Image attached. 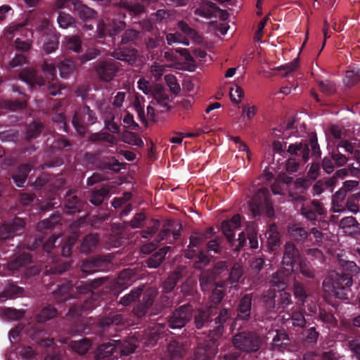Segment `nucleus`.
Wrapping results in <instances>:
<instances>
[{
	"label": "nucleus",
	"mask_w": 360,
	"mask_h": 360,
	"mask_svg": "<svg viewBox=\"0 0 360 360\" xmlns=\"http://www.w3.org/2000/svg\"><path fill=\"white\" fill-rule=\"evenodd\" d=\"M111 187L109 185H103L100 188H93L89 191V200L94 206L101 205L105 199L110 197Z\"/></svg>",
	"instance_id": "nucleus-23"
},
{
	"label": "nucleus",
	"mask_w": 360,
	"mask_h": 360,
	"mask_svg": "<svg viewBox=\"0 0 360 360\" xmlns=\"http://www.w3.org/2000/svg\"><path fill=\"white\" fill-rule=\"evenodd\" d=\"M266 236V247L269 252L276 250L281 245V235L275 224L269 225V229L265 233Z\"/></svg>",
	"instance_id": "nucleus-26"
},
{
	"label": "nucleus",
	"mask_w": 360,
	"mask_h": 360,
	"mask_svg": "<svg viewBox=\"0 0 360 360\" xmlns=\"http://www.w3.org/2000/svg\"><path fill=\"white\" fill-rule=\"evenodd\" d=\"M183 356V348L176 341H171L165 351V360H179Z\"/></svg>",
	"instance_id": "nucleus-38"
},
{
	"label": "nucleus",
	"mask_w": 360,
	"mask_h": 360,
	"mask_svg": "<svg viewBox=\"0 0 360 360\" xmlns=\"http://www.w3.org/2000/svg\"><path fill=\"white\" fill-rule=\"evenodd\" d=\"M155 297L153 291L145 292L142 299L134 303L132 314L138 319L145 317L154 303Z\"/></svg>",
	"instance_id": "nucleus-17"
},
{
	"label": "nucleus",
	"mask_w": 360,
	"mask_h": 360,
	"mask_svg": "<svg viewBox=\"0 0 360 360\" xmlns=\"http://www.w3.org/2000/svg\"><path fill=\"white\" fill-rule=\"evenodd\" d=\"M290 343L288 335L285 331L276 330V335L272 340L274 349L281 350L286 348Z\"/></svg>",
	"instance_id": "nucleus-42"
},
{
	"label": "nucleus",
	"mask_w": 360,
	"mask_h": 360,
	"mask_svg": "<svg viewBox=\"0 0 360 360\" xmlns=\"http://www.w3.org/2000/svg\"><path fill=\"white\" fill-rule=\"evenodd\" d=\"M92 345V342L87 338H83L77 341H71V349L79 355L86 354Z\"/></svg>",
	"instance_id": "nucleus-44"
},
{
	"label": "nucleus",
	"mask_w": 360,
	"mask_h": 360,
	"mask_svg": "<svg viewBox=\"0 0 360 360\" xmlns=\"http://www.w3.org/2000/svg\"><path fill=\"white\" fill-rule=\"evenodd\" d=\"M141 32L134 29H127L121 36V41L110 55L117 60L129 64L136 62L138 51L133 46H136L141 41Z\"/></svg>",
	"instance_id": "nucleus-4"
},
{
	"label": "nucleus",
	"mask_w": 360,
	"mask_h": 360,
	"mask_svg": "<svg viewBox=\"0 0 360 360\" xmlns=\"http://www.w3.org/2000/svg\"><path fill=\"white\" fill-rule=\"evenodd\" d=\"M217 10H219V8L215 3L207 1L202 3L200 7L197 8L194 13L196 15L210 19L214 17Z\"/></svg>",
	"instance_id": "nucleus-35"
},
{
	"label": "nucleus",
	"mask_w": 360,
	"mask_h": 360,
	"mask_svg": "<svg viewBox=\"0 0 360 360\" xmlns=\"http://www.w3.org/2000/svg\"><path fill=\"white\" fill-rule=\"evenodd\" d=\"M240 226V216L235 214L231 219L224 220L221 224V229L228 242L232 243L235 236L234 230Z\"/></svg>",
	"instance_id": "nucleus-25"
},
{
	"label": "nucleus",
	"mask_w": 360,
	"mask_h": 360,
	"mask_svg": "<svg viewBox=\"0 0 360 360\" xmlns=\"http://www.w3.org/2000/svg\"><path fill=\"white\" fill-rule=\"evenodd\" d=\"M331 293L340 300H348L352 276L349 273L333 272L330 274Z\"/></svg>",
	"instance_id": "nucleus-9"
},
{
	"label": "nucleus",
	"mask_w": 360,
	"mask_h": 360,
	"mask_svg": "<svg viewBox=\"0 0 360 360\" xmlns=\"http://www.w3.org/2000/svg\"><path fill=\"white\" fill-rule=\"evenodd\" d=\"M249 207L254 217L259 216L262 213H265V215L269 219L274 217V210L270 195L266 190H259L252 197Z\"/></svg>",
	"instance_id": "nucleus-6"
},
{
	"label": "nucleus",
	"mask_w": 360,
	"mask_h": 360,
	"mask_svg": "<svg viewBox=\"0 0 360 360\" xmlns=\"http://www.w3.org/2000/svg\"><path fill=\"white\" fill-rule=\"evenodd\" d=\"M60 215L58 213L53 214L49 218L45 219L41 221L37 224V229L39 231H42L44 230L51 229L56 225L60 224Z\"/></svg>",
	"instance_id": "nucleus-49"
},
{
	"label": "nucleus",
	"mask_w": 360,
	"mask_h": 360,
	"mask_svg": "<svg viewBox=\"0 0 360 360\" xmlns=\"http://www.w3.org/2000/svg\"><path fill=\"white\" fill-rule=\"evenodd\" d=\"M360 79V69L347 70L346 72L345 83L348 86H353Z\"/></svg>",
	"instance_id": "nucleus-64"
},
{
	"label": "nucleus",
	"mask_w": 360,
	"mask_h": 360,
	"mask_svg": "<svg viewBox=\"0 0 360 360\" xmlns=\"http://www.w3.org/2000/svg\"><path fill=\"white\" fill-rule=\"evenodd\" d=\"M89 140L92 143L105 141L109 143L111 146L115 145L117 143L116 138L107 132L93 133L89 136Z\"/></svg>",
	"instance_id": "nucleus-50"
},
{
	"label": "nucleus",
	"mask_w": 360,
	"mask_h": 360,
	"mask_svg": "<svg viewBox=\"0 0 360 360\" xmlns=\"http://www.w3.org/2000/svg\"><path fill=\"white\" fill-rule=\"evenodd\" d=\"M193 306L189 302L176 307L169 316L168 326L172 329H181L191 320Z\"/></svg>",
	"instance_id": "nucleus-10"
},
{
	"label": "nucleus",
	"mask_w": 360,
	"mask_h": 360,
	"mask_svg": "<svg viewBox=\"0 0 360 360\" xmlns=\"http://www.w3.org/2000/svg\"><path fill=\"white\" fill-rule=\"evenodd\" d=\"M32 262V257L30 253L22 252L9 261L7 266L9 271L14 272L22 267L27 266Z\"/></svg>",
	"instance_id": "nucleus-32"
},
{
	"label": "nucleus",
	"mask_w": 360,
	"mask_h": 360,
	"mask_svg": "<svg viewBox=\"0 0 360 360\" xmlns=\"http://www.w3.org/2000/svg\"><path fill=\"white\" fill-rule=\"evenodd\" d=\"M310 151L311 158L315 160L321 158V150L315 132H311L307 140H302L288 146L286 152L291 157L285 161L286 172L290 174L297 172L300 167L309 160Z\"/></svg>",
	"instance_id": "nucleus-2"
},
{
	"label": "nucleus",
	"mask_w": 360,
	"mask_h": 360,
	"mask_svg": "<svg viewBox=\"0 0 360 360\" xmlns=\"http://www.w3.org/2000/svg\"><path fill=\"white\" fill-rule=\"evenodd\" d=\"M44 129V124L37 121L30 123L27 127L25 139L27 141L36 139L40 136Z\"/></svg>",
	"instance_id": "nucleus-48"
},
{
	"label": "nucleus",
	"mask_w": 360,
	"mask_h": 360,
	"mask_svg": "<svg viewBox=\"0 0 360 360\" xmlns=\"http://www.w3.org/2000/svg\"><path fill=\"white\" fill-rule=\"evenodd\" d=\"M288 233L290 238V241L303 243L307 239L308 232L304 227L297 224H290L288 226Z\"/></svg>",
	"instance_id": "nucleus-28"
},
{
	"label": "nucleus",
	"mask_w": 360,
	"mask_h": 360,
	"mask_svg": "<svg viewBox=\"0 0 360 360\" xmlns=\"http://www.w3.org/2000/svg\"><path fill=\"white\" fill-rule=\"evenodd\" d=\"M152 96L160 105L163 107L168 105L169 102V96L162 86H158Z\"/></svg>",
	"instance_id": "nucleus-53"
},
{
	"label": "nucleus",
	"mask_w": 360,
	"mask_h": 360,
	"mask_svg": "<svg viewBox=\"0 0 360 360\" xmlns=\"http://www.w3.org/2000/svg\"><path fill=\"white\" fill-rule=\"evenodd\" d=\"M24 289L13 283H9L5 287L4 290L0 293L1 297L13 298L15 296L22 294Z\"/></svg>",
	"instance_id": "nucleus-57"
},
{
	"label": "nucleus",
	"mask_w": 360,
	"mask_h": 360,
	"mask_svg": "<svg viewBox=\"0 0 360 360\" xmlns=\"http://www.w3.org/2000/svg\"><path fill=\"white\" fill-rule=\"evenodd\" d=\"M143 292L142 288H133L129 293L125 295L122 297H121L120 300V303L123 306H128L131 302H135L137 298H139Z\"/></svg>",
	"instance_id": "nucleus-58"
},
{
	"label": "nucleus",
	"mask_w": 360,
	"mask_h": 360,
	"mask_svg": "<svg viewBox=\"0 0 360 360\" xmlns=\"http://www.w3.org/2000/svg\"><path fill=\"white\" fill-rule=\"evenodd\" d=\"M1 316L9 320H19L24 316L25 312L11 307H5L0 310Z\"/></svg>",
	"instance_id": "nucleus-61"
},
{
	"label": "nucleus",
	"mask_w": 360,
	"mask_h": 360,
	"mask_svg": "<svg viewBox=\"0 0 360 360\" xmlns=\"http://www.w3.org/2000/svg\"><path fill=\"white\" fill-rule=\"evenodd\" d=\"M118 356H128L134 353L138 347L136 339L131 338L127 340L116 341Z\"/></svg>",
	"instance_id": "nucleus-34"
},
{
	"label": "nucleus",
	"mask_w": 360,
	"mask_h": 360,
	"mask_svg": "<svg viewBox=\"0 0 360 360\" xmlns=\"http://www.w3.org/2000/svg\"><path fill=\"white\" fill-rule=\"evenodd\" d=\"M118 67L112 60L100 61L95 66V71L98 78L103 82H110L115 77Z\"/></svg>",
	"instance_id": "nucleus-18"
},
{
	"label": "nucleus",
	"mask_w": 360,
	"mask_h": 360,
	"mask_svg": "<svg viewBox=\"0 0 360 360\" xmlns=\"http://www.w3.org/2000/svg\"><path fill=\"white\" fill-rule=\"evenodd\" d=\"M74 10L77 13L79 18L82 20H89L95 19L97 16V13L93 8L84 4L80 1H75L72 2Z\"/></svg>",
	"instance_id": "nucleus-29"
},
{
	"label": "nucleus",
	"mask_w": 360,
	"mask_h": 360,
	"mask_svg": "<svg viewBox=\"0 0 360 360\" xmlns=\"http://www.w3.org/2000/svg\"><path fill=\"white\" fill-rule=\"evenodd\" d=\"M99 241L97 234H89L86 236L80 245V250L83 253L92 252L96 248Z\"/></svg>",
	"instance_id": "nucleus-41"
},
{
	"label": "nucleus",
	"mask_w": 360,
	"mask_h": 360,
	"mask_svg": "<svg viewBox=\"0 0 360 360\" xmlns=\"http://www.w3.org/2000/svg\"><path fill=\"white\" fill-rule=\"evenodd\" d=\"M301 214L309 221H316L319 215H323L325 210L323 204L317 200H313L303 204L301 207Z\"/></svg>",
	"instance_id": "nucleus-21"
},
{
	"label": "nucleus",
	"mask_w": 360,
	"mask_h": 360,
	"mask_svg": "<svg viewBox=\"0 0 360 360\" xmlns=\"http://www.w3.org/2000/svg\"><path fill=\"white\" fill-rule=\"evenodd\" d=\"M106 281V278L100 277L87 282H80L75 289L79 295L87 294L89 297L84 302L73 303L70 308L68 315L71 317L79 316L82 313L94 309L96 305V300L93 297V290L99 288Z\"/></svg>",
	"instance_id": "nucleus-3"
},
{
	"label": "nucleus",
	"mask_w": 360,
	"mask_h": 360,
	"mask_svg": "<svg viewBox=\"0 0 360 360\" xmlns=\"http://www.w3.org/2000/svg\"><path fill=\"white\" fill-rule=\"evenodd\" d=\"M182 224L174 219H167L164 221L162 229L157 236L156 240L161 242L167 240L169 243L174 242L181 236Z\"/></svg>",
	"instance_id": "nucleus-14"
},
{
	"label": "nucleus",
	"mask_w": 360,
	"mask_h": 360,
	"mask_svg": "<svg viewBox=\"0 0 360 360\" xmlns=\"http://www.w3.org/2000/svg\"><path fill=\"white\" fill-rule=\"evenodd\" d=\"M276 294L274 290L269 289L264 291L262 302L264 309L269 313H278V304L276 301Z\"/></svg>",
	"instance_id": "nucleus-31"
},
{
	"label": "nucleus",
	"mask_w": 360,
	"mask_h": 360,
	"mask_svg": "<svg viewBox=\"0 0 360 360\" xmlns=\"http://www.w3.org/2000/svg\"><path fill=\"white\" fill-rule=\"evenodd\" d=\"M19 78L22 82L27 84L30 88L35 86H47V91L51 96H57L60 94L62 86L57 83H51L50 81L46 82L42 77L39 76L33 69L25 68L19 74Z\"/></svg>",
	"instance_id": "nucleus-8"
},
{
	"label": "nucleus",
	"mask_w": 360,
	"mask_h": 360,
	"mask_svg": "<svg viewBox=\"0 0 360 360\" xmlns=\"http://www.w3.org/2000/svg\"><path fill=\"white\" fill-rule=\"evenodd\" d=\"M300 252L295 243L292 241H288L283 246L282 264L293 271L294 267L300 262Z\"/></svg>",
	"instance_id": "nucleus-15"
},
{
	"label": "nucleus",
	"mask_w": 360,
	"mask_h": 360,
	"mask_svg": "<svg viewBox=\"0 0 360 360\" xmlns=\"http://www.w3.org/2000/svg\"><path fill=\"white\" fill-rule=\"evenodd\" d=\"M96 360H110L118 357L117 348L116 347V341L101 344L98 346L94 353Z\"/></svg>",
	"instance_id": "nucleus-22"
},
{
	"label": "nucleus",
	"mask_w": 360,
	"mask_h": 360,
	"mask_svg": "<svg viewBox=\"0 0 360 360\" xmlns=\"http://www.w3.org/2000/svg\"><path fill=\"white\" fill-rule=\"evenodd\" d=\"M120 165L121 163L115 157H110L108 158L106 160H102L100 162L98 167L102 169H108L115 172H118L120 169Z\"/></svg>",
	"instance_id": "nucleus-56"
},
{
	"label": "nucleus",
	"mask_w": 360,
	"mask_h": 360,
	"mask_svg": "<svg viewBox=\"0 0 360 360\" xmlns=\"http://www.w3.org/2000/svg\"><path fill=\"white\" fill-rule=\"evenodd\" d=\"M31 170L32 166L30 164H22L18 167L12 175V179L18 187L23 186Z\"/></svg>",
	"instance_id": "nucleus-36"
},
{
	"label": "nucleus",
	"mask_w": 360,
	"mask_h": 360,
	"mask_svg": "<svg viewBox=\"0 0 360 360\" xmlns=\"http://www.w3.org/2000/svg\"><path fill=\"white\" fill-rule=\"evenodd\" d=\"M244 274L241 264L236 262L230 269L229 281L231 284L238 283Z\"/></svg>",
	"instance_id": "nucleus-54"
},
{
	"label": "nucleus",
	"mask_w": 360,
	"mask_h": 360,
	"mask_svg": "<svg viewBox=\"0 0 360 360\" xmlns=\"http://www.w3.org/2000/svg\"><path fill=\"white\" fill-rule=\"evenodd\" d=\"M225 240L223 237L217 236L207 243L206 250L207 252H212L214 254L223 255L226 253L224 248Z\"/></svg>",
	"instance_id": "nucleus-39"
},
{
	"label": "nucleus",
	"mask_w": 360,
	"mask_h": 360,
	"mask_svg": "<svg viewBox=\"0 0 360 360\" xmlns=\"http://www.w3.org/2000/svg\"><path fill=\"white\" fill-rule=\"evenodd\" d=\"M122 141L127 143L141 146L143 145V140L135 133L126 131L122 134Z\"/></svg>",
	"instance_id": "nucleus-63"
},
{
	"label": "nucleus",
	"mask_w": 360,
	"mask_h": 360,
	"mask_svg": "<svg viewBox=\"0 0 360 360\" xmlns=\"http://www.w3.org/2000/svg\"><path fill=\"white\" fill-rule=\"evenodd\" d=\"M186 273V266H179L176 268L163 282L162 285L163 292L167 293L172 292L176 287L179 281L185 276Z\"/></svg>",
	"instance_id": "nucleus-24"
},
{
	"label": "nucleus",
	"mask_w": 360,
	"mask_h": 360,
	"mask_svg": "<svg viewBox=\"0 0 360 360\" xmlns=\"http://www.w3.org/2000/svg\"><path fill=\"white\" fill-rule=\"evenodd\" d=\"M224 295L225 293L222 290V286H215V288H213L212 294L210 296L209 302L205 306H212L214 309H217V311H219V309H218V306L222 301Z\"/></svg>",
	"instance_id": "nucleus-47"
},
{
	"label": "nucleus",
	"mask_w": 360,
	"mask_h": 360,
	"mask_svg": "<svg viewBox=\"0 0 360 360\" xmlns=\"http://www.w3.org/2000/svg\"><path fill=\"white\" fill-rule=\"evenodd\" d=\"M97 122L96 113L87 105L78 108L73 115L72 124L78 134L84 136L87 127Z\"/></svg>",
	"instance_id": "nucleus-7"
},
{
	"label": "nucleus",
	"mask_w": 360,
	"mask_h": 360,
	"mask_svg": "<svg viewBox=\"0 0 360 360\" xmlns=\"http://www.w3.org/2000/svg\"><path fill=\"white\" fill-rule=\"evenodd\" d=\"M27 102L25 100H4L0 103V106L2 108H5L10 110H18L23 109L26 107Z\"/></svg>",
	"instance_id": "nucleus-60"
},
{
	"label": "nucleus",
	"mask_w": 360,
	"mask_h": 360,
	"mask_svg": "<svg viewBox=\"0 0 360 360\" xmlns=\"http://www.w3.org/2000/svg\"><path fill=\"white\" fill-rule=\"evenodd\" d=\"M165 331V326L158 323L143 331L142 334L139 335L140 342L145 347H152L163 337Z\"/></svg>",
	"instance_id": "nucleus-16"
},
{
	"label": "nucleus",
	"mask_w": 360,
	"mask_h": 360,
	"mask_svg": "<svg viewBox=\"0 0 360 360\" xmlns=\"http://www.w3.org/2000/svg\"><path fill=\"white\" fill-rule=\"evenodd\" d=\"M290 272L292 271L290 269H285L274 273L269 280L270 289L274 290L275 292L276 290L280 292L285 290L288 285Z\"/></svg>",
	"instance_id": "nucleus-19"
},
{
	"label": "nucleus",
	"mask_w": 360,
	"mask_h": 360,
	"mask_svg": "<svg viewBox=\"0 0 360 360\" xmlns=\"http://www.w3.org/2000/svg\"><path fill=\"white\" fill-rule=\"evenodd\" d=\"M57 315L56 309L52 305L44 307L37 316V321L39 323L46 321L54 318Z\"/></svg>",
	"instance_id": "nucleus-51"
},
{
	"label": "nucleus",
	"mask_w": 360,
	"mask_h": 360,
	"mask_svg": "<svg viewBox=\"0 0 360 360\" xmlns=\"http://www.w3.org/2000/svg\"><path fill=\"white\" fill-rule=\"evenodd\" d=\"M124 321L122 314L117 312H110L108 316H103L99 319L98 325L100 328L105 329L111 324L119 325Z\"/></svg>",
	"instance_id": "nucleus-40"
},
{
	"label": "nucleus",
	"mask_w": 360,
	"mask_h": 360,
	"mask_svg": "<svg viewBox=\"0 0 360 360\" xmlns=\"http://www.w3.org/2000/svg\"><path fill=\"white\" fill-rule=\"evenodd\" d=\"M233 346L246 353L258 352L263 345L262 338L255 331L244 330L236 333L232 338Z\"/></svg>",
	"instance_id": "nucleus-5"
},
{
	"label": "nucleus",
	"mask_w": 360,
	"mask_h": 360,
	"mask_svg": "<svg viewBox=\"0 0 360 360\" xmlns=\"http://www.w3.org/2000/svg\"><path fill=\"white\" fill-rule=\"evenodd\" d=\"M75 294H77L76 289L73 288L71 281H65L58 285V288L54 290V296L58 302H65Z\"/></svg>",
	"instance_id": "nucleus-27"
},
{
	"label": "nucleus",
	"mask_w": 360,
	"mask_h": 360,
	"mask_svg": "<svg viewBox=\"0 0 360 360\" xmlns=\"http://www.w3.org/2000/svg\"><path fill=\"white\" fill-rule=\"evenodd\" d=\"M216 274L212 270H207L201 272L199 282L201 290L203 292H209L215 285Z\"/></svg>",
	"instance_id": "nucleus-33"
},
{
	"label": "nucleus",
	"mask_w": 360,
	"mask_h": 360,
	"mask_svg": "<svg viewBox=\"0 0 360 360\" xmlns=\"http://www.w3.org/2000/svg\"><path fill=\"white\" fill-rule=\"evenodd\" d=\"M338 262L340 266L344 271H348L349 274H358L360 271L359 266H358L355 262L347 260L342 257L338 259Z\"/></svg>",
	"instance_id": "nucleus-62"
},
{
	"label": "nucleus",
	"mask_w": 360,
	"mask_h": 360,
	"mask_svg": "<svg viewBox=\"0 0 360 360\" xmlns=\"http://www.w3.org/2000/svg\"><path fill=\"white\" fill-rule=\"evenodd\" d=\"M86 203L76 195V191L69 190L64 198V207L68 214H72L83 210Z\"/></svg>",
	"instance_id": "nucleus-20"
},
{
	"label": "nucleus",
	"mask_w": 360,
	"mask_h": 360,
	"mask_svg": "<svg viewBox=\"0 0 360 360\" xmlns=\"http://www.w3.org/2000/svg\"><path fill=\"white\" fill-rule=\"evenodd\" d=\"M292 291L295 297L297 299V304L304 306L307 294L304 285L297 280H295L292 285Z\"/></svg>",
	"instance_id": "nucleus-43"
},
{
	"label": "nucleus",
	"mask_w": 360,
	"mask_h": 360,
	"mask_svg": "<svg viewBox=\"0 0 360 360\" xmlns=\"http://www.w3.org/2000/svg\"><path fill=\"white\" fill-rule=\"evenodd\" d=\"M59 27L63 29H67L69 27H72L76 23V20L70 14L65 12L60 11L57 18Z\"/></svg>",
	"instance_id": "nucleus-59"
},
{
	"label": "nucleus",
	"mask_w": 360,
	"mask_h": 360,
	"mask_svg": "<svg viewBox=\"0 0 360 360\" xmlns=\"http://www.w3.org/2000/svg\"><path fill=\"white\" fill-rule=\"evenodd\" d=\"M231 308L219 311L212 306L198 308L194 315V325L197 329L210 328L207 338L199 342L193 356L188 360H212L218 352L219 340L225 333L226 327L232 320Z\"/></svg>",
	"instance_id": "nucleus-1"
},
{
	"label": "nucleus",
	"mask_w": 360,
	"mask_h": 360,
	"mask_svg": "<svg viewBox=\"0 0 360 360\" xmlns=\"http://www.w3.org/2000/svg\"><path fill=\"white\" fill-rule=\"evenodd\" d=\"M292 295L290 292L284 290L280 291L277 300L278 313L284 311V310L290 305L292 304Z\"/></svg>",
	"instance_id": "nucleus-52"
},
{
	"label": "nucleus",
	"mask_w": 360,
	"mask_h": 360,
	"mask_svg": "<svg viewBox=\"0 0 360 360\" xmlns=\"http://www.w3.org/2000/svg\"><path fill=\"white\" fill-rule=\"evenodd\" d=\"M286 321L288 323H291L292 326L299 328H304L307 323L303 311L299 309L293 310L291 314H289V318Z\"/></svg>",
	"instance_id": "nucleus-46"
},
{
	"label": "nucleus",
	"mask_w": 360,
	"mask_h": 360,
	"mask_svg": "<svg viewBox=\"0 0 360 360\" xmlns=\"http://www.w3.org/2000/svg\"><path fill=\"white\" fill-rule=\"evenodd\" d=\"M181 292L188 300L194 299L197 295V283L191 279H187L182 283Z\"/></svg>",
	"instance_id": "nucleus-45"
},
{
	"label": "nucleus",
	"mask_w": 360,
	"mask_h": 360,
	"mask_svg": "<svg viewBox=\"0 0 360 360\" xmlns=\"http://www.w3.org/2000/svg\"><path fill=\"white\" fill-rule=\"evenodd\" d=\"M170 249L169 246H164L152 254L146 261L147 266L150 269L158 268L165 260V256Z\"/></svg>",
	"instance_id": "nucleus-30"
},
{
	"label": "nucleus",
	"mask_w": 360,
	"mask_h": 360,
	"mask_svg": "<svg viewBox=\"0 0 360 360\" xmlns=\"http://www.w3.org/2000/svg\"><path fill=\"white\" fill-rule=\"evenodd\" d=\"M111 259L110 255L90 257L82 262L81 271L86 274L105 271L110 267Z\"/></svg>",
	"instance_id": "nucleus-12"
},
{
	"label": "nucleus",
	"mask_w": 360,
	"mask_h": 360,
	"mask_svg": "<svg viewBox=\"0 0 360 360\" xmlns=\"http://www.w3.org/2000/svg\"><path fill=\"white\" fill-rule=\"evenodd\" d=\"M26 224L25 219L18 217L7 220L0 226V240H9L22 234Z\"/></svg>",
	"instance_id": "nucleus-13"
},
{
	"label": "nucleus",
	"mask_w": 360,
	"mask_h": 360,
	"mask_svg": "<svg viewBox=\"0 0 360 360\" xmlns=\"http://www.w3.org/2000/svg\"><path fill=\"white\" fill-rule=\"evenodd\" d=\"M58 68L60 77L66 78L74 71L75 65L72 60L65 59L58 65Z\"/></svg>",
	"instance_id": "nucleus-55"
},
{
	"label": "nucleus",
	"mask_w": 360,
	"mask_h": 360,
	"mask_svg": "<svg viewBox=\"0 0 360 360\" xmlns=\"http://www.w3.org/2000/svg\"><path fill=\"white\" fill-rule=\"evenodd\" d=\"M253 294L243 295L237 302L235 306L236 317L231 321L232 325H236L237 321H242L244 323L249 322L254 319L252 310Z\"/></svg>",
	"instance_id": "nucleus-11"
},
{
	"label": "nucleus",
	"mask_w": 360,
	"mask_h": 360,
	"mask_svg": "<svg viewBox=\"0 0 360 360\" xmlns=\"http://www.w3.org/2000/svg\"><path fill=\"white\" fill-rule=\"evenodd\" d=\"M59 45V34L56 32L55 30H50L47 35L44 44V51L46 53L49 54L56 49Z\"/></svg>",
	"instance_id": "nucleus-37"
}]
</instances>
